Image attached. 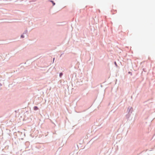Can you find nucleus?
<instances>
[{"label": "nucleus", "instance_id": "f257e3e1", "mask_svg": "<svg viewBox=\"0 0 155 155\" xmlns=\"http://www.w3.org/2000/svg\"><path fill=\"white\" fill-rule=\"evenodd\" d=\"M133 111V108L132 107H129L128 108L127 112L128 113L131 114Z\"/></svg>", "mask_w": 155, "mask_h": 155}, {"label": "nucleus", "instance_id": "f03ea898", "mask_svg": "<svg viewBox=\"0 0 155 155\" xmlns=\"http://www.w3.org/2000/svg\"><path fill=\"white\" fill-rule=\"evenodd\" d=\"M130 115L131 114H130L129 113H128L125 116L126 118L128 120L129 117H130Z\"/></svg>", "mask_w": 155, "mask_h": 155}, {"label": "nucleus", "instance_id": "7ed1b4c3", "mask_svg": "<svg viewBox=\"0 0 155 155\" xmlns=\"http://www.w3.org/2000/svg\"><path fill=\"white\" fill-rule=\"evenodd\" d=\"M48 2H51V3L52 4L53 6H54L55 5V3L53 0H49L48 1Z\"/></svg>", "mask_w": 155, "mask_h": 155}, {"label": "nucleus", "instance_id": "20e7f679", "mask_svg": "<svg viewBox=\"0 0 155 155\" xmlns=\"http://www.w3.org/2000/svg\"><path fill=\"white\" fill-rule=\"evenodd\" d=\"M39 109L38 108L37 106H35L33 107V109L35 110H38Z\"/></svg>", "mask_w": 155, "mask_h": 155}, {"label": "nucleus", "instance_id": "39448f33", "mask_svg": "<svg viewBox=\"0 0 155 155\" xmlns=\"http://www.w3.org/2000/svg\"><path fill=\"white\" fill-rule=\"evenodd\" d=\"M63 75V73L62 72H60L59 74V77L61 78Z\"/></svg>", "mask_w": 155, "mask_h": 155}, {"label": "nucleus", "instance_id": "423d86ee", "mask_svg": "<svg viewBox=\"0 0 155 155\" xmlns=\"http://www.w3.org/2000/svg\"><path fill=\"white\" fill-rule=\"evenodd\" d=\"M23 33L21 35V38H24L25 37V36Z\"/></svg>", "mask_w": 155, "mask_h": 155}, {"label": "nucleus", "instance_id": "0eeeda50", "mask_svg": "<svg viewBox=\"0 0 155 155\" xmlns=\"http://www.w3.org/2000/svg\"><path fill=\"white\" fill-rule=\"evenodd\" d=\"M27 32H28V31L27 30H25V31L23 33V34H26L27 33Z\"/></svg>", "mask_w": 155, "mask_h": 155}, {"label": "nucleus", "instance_id": "6e6552de", "mask_svg": "<svg viewBox=\"0 0 155 155\" xmlns=\"http://www.w3.org/2000/svg\"><path fill=\"white\" fill-rule=\"evenodd\" d=\"M114 64L115 65V66L116 67H118L117 64L116 62L115 61H114Z\"/></svg>", "mask_w": 155, "mask_h": 155}, {"label": "nucleus", "instance_id": "1a4fd4ad", "mask_svg": "<svg viewBox=\"0 0 155 155\" xmlns=\"http://www.w3.org/2000/svg\"><path fill=\"white\" fill-rule=\"evenodd\" d=\"M128 74H130L131 76H132V73L131 71H129L128 72Z\"/></svg>", "mask_w": 155, "mask_h": 155}, {"label": "nucleus", "instance_id": "9d476101", "mask_svg": "<svg viewBox=\"0 0 155 155\" xmlns=\"http://www.w3.org/2000/svg\"><path fill=\"white\" fill-rule=\"evenodd\" d=\"M54 60H55V58H53V62H54Z\"/></svg>", "mask_w": 155, "mask_h": 155}, {"label": "nucleus", "instance_id": "9b49d317", "mask_svg": "<svg viewBox=\"0 0 155 155\" xmlns=\"http://www.w3.org/2000/svg\"><path fill=\"white\" fill-rule=\"evenodd\" d=\"M2 85V84L0 83V86H1Z\"/></svg>", "mask_w": 155, "mask_h": 155}, {"label": "nucleus", "instance_id": "f8f14e48", "mask_svg": "<svg viewBox=\"0 0 155 155\" xmlns=\"http://www.w3.org/2000/svg\"><path fill=\"white\" fill-rule=\"evenodd\" d=\"M63 54H61V55H60V57H61V56H62V55Z\"/></svg>", "mask_w": 155, "mask_h": 155}, {"label": "nucleus", "instance_id": "ddd939ff", "mask_svg": "<svg viewBox=\"0 0 155 155\" xmlns=\"http://www.w3.org/2000/svg\"><path fill=\"white\" fill-rule=\"evenodd\" d=\"M16 112V110H15V111Z\"/></svg>", "mask_w": 155, "mask_h": 155}]
</instances>
